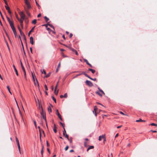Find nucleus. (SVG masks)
Instances as JSON below:
<instances>
[{
    "mask_svg": "<svg viewBox=\"0 0 157 157\" xmlns=\"http://www.w3.org/2000/svg\"><path fill=\"white\" fill-rule=\"evenodd\" d=\"M89 79H90L93 81H96V78H91V77H90L89 76Z\"/></svg>",
    "mask_w": 157,
    "mask_h": 157,
    "instance_id": "obj_44",
    "label": "nucleus"
},
{
    "mask_svg": "<svg viewBox=\"0 0 157 157\" xmlns=\"http://www.w3.org/2000/svg\"><path fill=\"white\" fill-rule=\"evenodd\" d=\"M33 121V122H34V124L35 125L36 128H37V125H36V121L35 120H34Z\"/></svg>",
    "mask_w": 157,
    "mask_h": 157,
    "instance_id": "obj_32",
    "label": "nucleus"
},
{
    "mask_svg": "<svg viewBox=\"0 0 157 157\" xmlns=\"http://www.w3.org/2000/svg\"><path fill=\"white\" fill-rule=\"evenodd\" d=\"M150 125H152V126H157V124H155V123H152Z\"/></svg>",
    "mask_w": 157,
    "mask_h": 157,
    "instance_id": "obj_35",
    "label": "nucleus"
},
{
    "mask_svg": "<svg viewBox=\"0 0 157 157\" xmlns=\"http://www.w3.org/2000/svg\"><path fill=\"white\" fill-rule=\"evenodd\" d=\"M6 45H7V47L8 48V49L10 50V48H9V44H8V43L7 42H6Z\"/></svg>",
    "mask_w": 157,
    "mask_h": 157,
    "instance_id": "obj_48",
    "label": "nucleus"
},
{
    "mask_svg": "<svg viewBox=\"0 0 157 157\" xmlns=\"http://www.w3.org/2000/svg\"><path fill=\"white\" fill-rule=\"evenodd\" d=\"M64 131H63V136H65V135L66 134V132L65 131V128H63Z\"/></svg>",
    "mask_w": 157,
    "mask_h": 157,
    "instance_id": "obj_25",
    "label": "nucleus"
},
{
    "mask_svg": "<svg viewBox=\"0 0 157 157\" xmlns=\"http://www.w3.org/2000/svg\"><path fill=\"white\" fill-rule=\"evenodd\" d=\"M52 99L54 101V102L55 103H56V99L53 96H52Z\"/></svg>",
    "mask_w": 157,
    "mask_h": 157,
    "instance_id": "obj_27",
    "label": "nucleus"
},
{
    "mask_svg": "<svg viewBox=\"0 0 157 157\" xmlns=\"http://www.w3.org/2000/svg\"><path fill=\"white\" fill-rule=\"evenodd\" d=\"M60 62L58 65V67H57V68H59L60 67Z\"/></svg>",
    "mask_w": 157,
    "mask_h": 157,
    "instance_id": "obj_49",
    "label": "nucleus"
},
{
    "mask_svg": "<svg viewBox=\"0 0 157 157\" xmlns=\"http://www.w3.org/2000/svg\"><path fill=\"white\" fill-rule=\"evenodd\" d=\"M44 18L45 19V21L46 22H47L49 20V18H48L46 16H45L44 17Z\"/></svg>",
    "mask_w": 157,
    "mask_h": 157,
    "instance_id": "obj_28",
    "label": "nucleus"
},
{
    "mask_svg": "<svg viewBox=\"0 0 157 157\" xmlns=\"http://www.w3.org/2000/svg\"><path fill=\"white\" fill-rule=\"evenodd\" d=\"M36 5L39 7H40V6L38 4V3H37V2L36 1Z\"/></svg>",
    "mask_w": 157,
    "mask_h": 157,
    "instance_id": "obj_51",
    "label": "nucleus"
},
{
    "mask_svg": "<svg viewBox=\"0 0 157 157\" xmlns=\"http://www.w3.org/2000/svg\"><path fill=\"white\" fill-rule=\"evenodd\" d=\"M7 11H8V13H9L10 14H11V11H10V10H7Z\"/></svg>",
    "mask_w": 157,
    "mask_h": 157,
    "instance_id": "obj_55",
    "label": "nucleus"
},
{
    "mask_svg": "<svg viewBox=\"0 0 157 157\" xmlns=\"http://www.w3.org/2000/svg\"><path fill=\"white\" fill-rule=\"evenodd\" d=\"M42 148L41 151V154L42 155V157H43V149L44 147L43 145H42Z\"/></svg>",
    "mask_w": 157,
    "mask_h": 157,
    "instance_id": "obj_13",
    "label": "nucleus"
},
{
    "mask_svg": "<svg viewBox=\"0 0 157 157\" xmlns=\"http://www.w3.org/2000/svg\"><path fill=\"white\" fill-rule=\"evenodd\" d=\"M17 146H18V149H19V152L20 153L21 152V151H20V144H17Z\"/></svg>",
    "mask_w": 157,
    "mask_h": 157,
    "instance_id": "obj_43",
    "label": "nucleus"
},
{
    "mask_svg": "<svg viewBox=\"0 0 157 157\" xmlns=\"http://www.w3.org/2000/svg\"><path fill=\"white\" fill-rule=\"evenodd\" d=\"M94 148V147L93 146H89V150L90 149H93Z\"/></svg>",
    "mask_w": 157,
    "mask_h": 157,
    "instance_id": "obj_42",
    "label": "nucleus"
},
{
    "mask_svg": "<svg viewBox=\"0 0 157 157\" xmlns=\"http://www.w3.org/2000/svg\"><path fill=\"white\" fill-rule=\"evenodd\" d=\"M48 109L49 113H51L52 112V109L50 106L48 108Z\"/></svg>",
    "mask_w": 157,
    "mask_h": 157,
    "instance_id": "obj_18",
    "label": "nucleus"
},
{
    "mask_svg": "<svg viewBox=\"0 0 157 157\" xmlns=\"http://www.w3.org/2000/svg\"><path fill=\"white\" fill-rule=\"evenodd\" d=\"M35 27V26H34L32 28V29H31L29 32L28 34V35L29 36H30V34L31 33V32H32L34 31Z\"/></svg>",
    "mask_w": 157,
    "mask_h": 157,
    "instance_id": "obj_8",
    "label": "nucleus"
},
{
    "mask_svg": "<svg viewBox=\"0 0 157 157\" xmlns=\"http://www.w3.org/2000/svg\"><path fill=\"white\" fill-rule=\"evenodd\" d=\"M73 36V34H72V33H70V36H69V37L70 38H71L72 36Z\"/></svg>",
    "mask_w": 157,
    "mask_h": 157,
    "instance_id": "obj_64",
    "label": "nucleus"
},
{
    "mask_svg": "<svg viewBox=\"0 0 157 157\" xmlns=\"http://www.w3.org/2000/svg\"><path fill=\"white\" fill-rule=\"evenodd\" d=\"M56 115H57V116H58V117L59 116H60L61 115L59 114V111H58V109H57L56 110Z\"/></svg>",
    "mask_w": 157,
    "mask_h": 157,
    "instance_id": "obj_16",
    "label": "nucleus"
},
{
    "mask_svg": "<svg viewBox=\"0 0 157 157\" xmlns=\"http://www.w3.org/2000/svg\"><path fill=\"white\" fill-rule=\"evenodd\" d=\"M68 140H69V136H68V135H67V134H66L65 135V136H64Z\"/></svg>",
    "mask_w": 157,
    "mask_h": 157,
    "instance_id": "obj_41",
    "label": "nucleus"
},
{
    "mask_svg": "<svg viewBox=\"0 0 157 157\" xmlns=\"http://www.w3.org/2000/svg\"><path fill=\"white\" fill-rule=\"evenodd\" d=\"M68 147H69L68 146H67L65 148V150L67 151L68 148Z\"/></svg>",
    "mask_w": 157,
    "mask_h": 157,
    "instance_id": "obj_54",
    "label": "nucleus"
},
{
    "mask_svg": "<svg viewBox=\"0 0 157 157\" xmlns=\"http://www.w3.org/2000/svg\"><path fill=\"white\" fill-rule=\"evenodd\" d=\"M42 73H44L45 75L46 74V71L44 70H43V72H42Z\"/></svg>",
    "mask_w": 157,
    "mask_h": 157,
    "instance_id": "obj_58",
    "label": "nucleus"
},
{
    "mask_svg": "<svg viewBox=\"0 0 157 157\" xmlns=\"http://www.w3.org/2000/svg\"><path fill=\"white\" fill-rule=\"evenodd\" d=\"M24 1L27 7L26 8L28 10L31 9L32 7L29 1L28 0H24Z\"/></svg>",
    "mask_w": 157,
    "mask_h": 157,
    "instance_id": "obj_1",
    "label": "nucleus"
},
{
    "mask_svg": "<svg viewBox=\"0 0 157 157\" xmlns=\"http://www.w3.org/2000/svg\"><path fill=\"white\" fill-rule=\"evenodd\" d=\"M84 146L85 147H87V144L86 142H84Z\"/></svg>",
    "mask_w": 157,
    "mask_h": 157,
    "instance_id": "obj_52",
    "label": "nucleus"
},
{
    "mask_svg": "<svg viewBox=\"0 0 157 157\" xmlns=\"http://www.w3.org/2000/svg\"><path fill=\"white\" fill-rule=\"evenodd\" d=\"M19 14L21 16V18L23 20H24L25 19V16L23 12H20L19 13Z\"/></svg>",
    "mask_w": 157,
    "mask_h": 157,
    "instance_id": "obj_4",
    "label": "nucleus"
},
{
    "mask_svg": "<svg viewBox=\"0 0 157 157\" xmlns=\"http://www.w3.org/2000/svg\"><path fill=\"white\" fill-rule=\"evenodd\" d=\"M36 22V19L33 20L32 22L33 24H35Z\"/></svg>",
    "mask_w": 157,
    "mask_h": 157,
    "instance_id": "obj_22",
    "label": "nucleus"
},
{
    "mask_svg": "<svg viewBox=\"0 0 157 157\" xmlns=\"http://www.w3.org/2000/svg\"><path fill=\"white\" fill-rule=\"evenodd\" d=\"M60 123L61 124V125L62 126V127H63V128H65L64 127V125H63V123H62L61 122H60Z\"/></svg>",
    "mask_w": 157,
    "mask_h": 157,
    "instance_id": "obj_53",
    "label": "nucleus"
},
{
    "mask_svg": "<svg viewBox=\"0 0 157 157\" xmlns=\"http://www.w3.org/2000/svg\"><path fill=\"white\" fill-rule=\"evenodd\" d=\"M59 81H58L57 83V84L56 85L55 87V90H56V89H57V86H58V84L59 83Z\"/></svg>",
    "mask_w": 157,
    "mask_h": 157,
    "instance_id": "obj_45",
    "label": "nucleus"
},
{
    "mask_svg": "<svg viewBox=\"0 0 157 157\" xmlns=\"http://www.w3.org/2000/svg\"><path fill=\"white\" fill-rule=\"evenodd\" d=\"M49 26L54 29V27L52 24H49Z\"/></svg>",
    "mask_w": 157,
    "mask_h": 157,
    "instance_id": "obj_46",
    "label": "nucleus"
},
{
    "mask_svg": "<svg viewBox=\"0 0 157 157\" xmlns=\"http://www.w3.org/2000/svg\"><path fill=\"white\" fill-rule=\"evenodd\" d=\"M58 117H59V118L60 119V120H61V121L62 120V118L61 117V115H60V116H59Z\"/></svg>",
    "mask_w": 157,
    "mask_h": 157,
    "instance_id": "obj_62",
    "label": "nucleus"
},
{
    "mask_svg": "<svg viewBox=\"0 0 157 157\" xmlns=\"http://www.w3.org/2000/svg\"><path fill=\"white\" fill-rule=\"evenodd\" d=\"M23 20L22 19H20L19 18H18V20L20 22V24H23Z\"/></svg>",
    "mask_w": 157,
    "mask_h": 157,
    "instance_id": "obj_14",
    "label": "nucleus"
},
{
    "mask_svg": "<svg viewBox=\"0 0 157 157\" xmlns=\"http://www.w3.org/2000/svg\"><path fill=\"white\" fill-rule=\"evenodd\" d=\"M96 93L97 94H98L101 97L102 96V95L100 94L99 92L98 91H97L96 92Z\"/></svg>",
    "mask_w": 157,
    "mask_h": 157,
    "instance_id": "obj_36",
    "label": "nucleus"
},
{
    "mask_svg": "<svg viewBox=\"0 0 157 157\" xmlns=\"http://www.w3.org/2000/svg\"><path fill=\"white\" fill-rule=\"evenodd\" d=\"M30 42L32 45L34 44L33 38L32 36H31L30 38Z\"/></svg>",
    "mask_w": 157,
    "mask_h": 157,
    "instance_id": "obj_6",
    "label": "nucleus"
},
{
    "mask_svg": "<svg viewBox=\"0 0 157 157\" xmlns=\"http://www.w3.org/2000/svg\"><path fill=\"white\" fill-rule=\"evenodd\" d=\"M23 72H24V75L25 76V78H26V71L25 70V71H23Z\"/></svg>",
    "mask_w": 157,
    "mask_h": 157,
    "instance_id": "obj_31",
    "label": "nucleus"
},
{
    "mask_svg": "<svg viewBox=\"0 0 157 157\" xmlns=\"http://www.w3.org/2000/svg\"><path fill=\"white\" fill-rule=\"evenodd\" d=\"M24 10H25V11L26 14L28 15L29 16H30V13H29V10H28L27 9L26 7L25 6H24Z\"/></svg>",
    "mask_w": 157,
    "mask_h": 157,
    "instance_id": "obj_5",
    "label": "nucleus"
},
{
    "mask_svg": "<svg viewBox=\"0 0 157 157\" xmlns=\"http://www.w3.org/2000/svg\"><path fill=\"white\" fill-rule=\"evenodd\" d=\"M38 128L39 129V131H40V140H41V132H40V126H38Z\"/></svg>",
    "mask_w": 157,
    "mask_h": 157,
    "instance_id": "obj_21",
    "label": "nucleus"
},
{
    "mask_svg": "<svg viewBox=\"0 0 157 157\" xmlns=\"http://www.w3.org/2000/svg\"><path fill=\"white\" fill-rule=\"evenodd\" d=\"M41 13H39L38 15H37V17H40L41 16Z\"/></svg>",
    "mask_w": 157,
    "mask_h": 157,
    "instance_id": "obj_57",
    "label": "nucleus"
},
{
    "mask_svg": "<svg viewBox=\"0 0 157 157\" xmlns=\"http://www.w3.org/2000/svg\"><path fill=\"white\" fill-rule=\"evenodd\" d=\"M7 89H8V91H9V93H10L11 94H12V93H11V91H10V87H9V86H7Z\"/></svg>",
    "mask_w": 157,
    "mask_h": 157,
    "instance_id": "obj_20",
    "label": "nucleus"
},
{
    "mask_svg": "<svg viewBox=\"0 0 157 157\" xmlns=\"http://www.w3.org/2000/svg\"><path fill=\"white\" fill-rule=\"evenodd\" d=\"M9 23L12 29L15 28L13 25V22L12 21L11 22H10Z\"/></svg>",
    "mask_w": 157,
    "mask_h": 157,
    "instance_id": "obj_7",
    "label": "nucleus"
},
{
    "mask_svg": "<svg viewBox=\"0 0 157 157\" xmlns=\"http://www.w3.org/2000/svg\"><path fill=\"white\" fill-rule=\"evenodd\" d=\"M82 73H81L77 75H76L74 77V78H75L77 77L78 76H80V75H82Z\"/></svg>",
    "mask_w": 157,
    "mask_h": 157,
    "instance_id": "obj_29",
    "label": "nucleus"
},
{
    "mask_svg": "<svg viewBox=\"0 0 157 157\" xmlns=\"http://www.w3.org/2000/svg\"><path fill=\"white\" fill-rule=\"evenodd\" d=\"M21 68H22L23 71L25 70V68L24 67L22 63L21 62Z\"/></svg>",
    "mask_w": 157,
    "mask_h": 157,
    "instance_id": "obj_17",
    "label": "nucleus"
},
{
    "mask_svg": "<svg viewBox=\"0 0 157 157\" xmlns=\"http://www.w3.org/2000/svg\"><path fill=\"white\" fill-rule=\"evenodd\" d=\"M83 60H84V61L88 65V62L87 59H84Z\"/></svg>",
    "mask_w": 157,
    "mask_h": 157,
    "instance_id": "obj_38",
    "label": "nucleus"
},
{
    "mask_svg": "<svg viewBox=\"0 0 157 157\" xmlns=\"http://www.w3.org/2000/svg\"><path fill=\"white\" fill-rule=\"evenodd\" d=\"M30 51L32 53H33V51H32V48L31 47H30Z\"/></svg>",
    "mask_w": 157,
    "mask_h": 157,
    "instance_id": "obj_61",
    "label": "nucleus"
},
{
    "mask_svg": "<svg viewBox=\"0 0 157 157\" xmlns=\"http://www.w3.org/2000/svg\"><path fill=\"white\" fill-rule=\"evenodd\" d=\"M86 84L87 85H88V80H86Z\"/></svg>",
    "mask_w": 157,
    "mask_h": 157,
    "instance_id": "obj_60",
    "label": "nucleus"
},
{
    "mask_svg": "<svg viewBox=\"0 0 157 157\" xmlns=\"http://www.w3.org/2000/svg\"><path fill=\"white\" fill-rule=\"evenodd\" d=\"M99 91L100 92H101V93H102V94H105V93H104V92H103V91L101 90V89H99Z\"/></svg>",
    "mask_w": 157,
    "mask_h": 157,
    "instance_id": "obj_47",
    "label": "nucleus"
},
{
    "mask_svg": "<svg viewBox=\"0 0 157 157\" xmlns=\"http://www.w3.org/2000/svg\"><path fill=\"white\" fill-rule=\"evenodd\" d=\"M32 77H33V81L34 82V83L35 85H36V82H35V79L36 80V83L37 84L38 86H39V84L38 83V81L35 75L34 72H32Z\"/></svg>",
    "mask_w": 157,
    "mask_h": 157,
    "instance_id": "obj_3",
    "label": "nucleus"
},
{
    "mask_svg": "<svg viewBox=\"0 0 157 157\" xmlns=\"http://www.w3.org/2000/svg\"><path fill=\"white\" fill-rule=\"evenodd\" d=\"M13 67L14 68V71H15V72H16V75L17 76H18V74L17 71V70L16 68V67H15V65H13Z\"/></svg>",
    "mask_w": 157,
    "mask_h": 157,
    "instance_id": "obj_10",
    "label": "nucleus"
},
{
    "mask_svg": "<svg viewBox=\"0 0 157 157\" xmlns=\"http://www.w3.org/2000/svg\"><path fill=\"white\" fill-rule=\"evenodd\" d=\"M51 74V72H49L48 74H47L45 76V77H46V78H48V77H49L50 76Z\"/></svg>",
    "mask_w": 157,
    "mask_h": 157,
    "instance_id": "obj_24",
    "label": "nucleus"
},
{
    "mask_svg": "<svg viewBox=\"0 0 157 157\" xmlns=\"http://www.w3.org/2000/svg\"><path fill=\"white\" fill-rule=\"evenodd\" d=\"M6 18L7 19V21H8L9 22V23L10 22H11L12 21L10 19V18L7 16L6 17Z\"/></svg>",
    "mask_w": 157,
    "mask_h": 157,
    "instance_id": "obj_37",
    "label": "nucleus"
},
{
    "mask_svg": "<svg viewBox=\"0 0 157 157\" xmlns=\"http://www.w3.org/2000/svg\"><path fill=\"white\" fill-rule=\"evenodd\" d=\"M89 71H91L92 73H94L95 72V71L94 70L91 69L89 68Z\"/></svg>",
    "mask_w": 157,
    "mask_h": 157,
    "instance_id": "obj_19",
    "label": "nucleus"
},
{
    "mask_svg": "<svg viewBox=\"0 0 157 157\" xmlns=\"http://www.w3.org/2000/svg\"><path fill=\"white\" fill-rule=\"evenodd\" d=\"M96 108H94V110L93 111V113L94 114L96 117L97 116V113L96 112Z\"/></svg>",
    "mask_w": 157,
    "mask_h": 157,
    "instance_id": "obj_15",
    "label": "nucleus"
},
{
    "mask_svg": "<svg viewBox=\"0 0 157 157\" xmlns=\"http://www.w3.org/2000/svg\"><path fill=\"white\" fill-rule=\"evenodd\" d=\"M5 7L6 8V9L7 10H9L10 9V7L8 6V5L7 6H5Z\"/></svg>",
    "mask_w": 157,
    "mask_h": 157,
    "instance_id": "obj_30",
    "label": "nucleus"
},
{
    "mask_svg": "<svg viewBox=\"0 0 157 157\" xmlns=\"http://www.w3.org/2000/svg\"><path fill=\"white\" fill-rule=\"evenodd\" d=\"M58 92L59 90H58L57 91H56V90H55V89L54 93L55 94L57 95L58 94Z\"/></svg>",
    "mask_w": 157,
    "mask_h": 157,
    "instance_id": "obj_26",
    "label": "nucleus"
},
{
    "mask_svg": "<svg viewBox=\"0 0 157 157\" xmlns=\"http://www.w3.org/2000/svg\"><path fill=\"white\" fill-rule=\"evenodd\" d=\"M93 86L92 83L90 81H89V86Z\"/></svg>",
    "mask_w": 157,
    "mask_h": 157,
    "instance_id": "obj_33",
    "label": "nucleus"
},
{
    "mask_svg": "<svg viewBox=\"0 0 157 157\" xmlns=\"http://www.w3.org/2000/svg\"><path fill=\"white\" fill-rule=\"evenodd\" d=\"M16 142L17 143V144H19V140L17 137H16Z\"/></svg>",
    "mask_w": 157,
    "mask_h": 157,
    "instance_id": "obj_34",
    "label": "nucleus"
},
{
    "mask_svg": "<svg viewBox=\"0 0 157 157\" xmlns=\"http://www.w3.org/2000/svg\"><path fill=\"white\" fill-rule=\"evenodd\" d=\"M45 90L46 91L47 90H48V88L47 85H45Z\"/></svg>",
    "mask_w": 157,
    "mask_h": 157,
    "instance_id": "obj_50",
    "label": "nucleus"
},
{
    "mask_svg": "<svg viewBox=\"0 0 157 157\" xmlns=\"http://www.w3.org/2000/svg\"><path fill=\"white\" fill-rule=\"evenodd\" d=\"M82 73V74H84L86 76L88 77V75L85 72H83Z\"/></svg>",
    "mask_w": 157,
    "mask_h": 157,
    "instance_id": "obj_23",
    "label": "nucleus"
},
{
    "mask_svg": "<svg viewBox=\"0 0 157 157\" xmlns=\"http://www.w3.org/2000/svg\"><path fill=\"white\" fill-rule=\"evenodd\" d=\"M64 97L65 98H67V93H66L64 94L63 95Z\"/></svg>",
    "mask_w": 157,
    "mask_h": 157,
    "instance_id": "obj_40",
    "label": "nucleus"
},
{
    "mask_svg": "<svg viewBox=\"0 0 157 157\" xmlns=\"http://www.w3.org/2000/svg\"><path fill=\"white\" fill-rule=\"evenodd\" d=\"M102 139H105L104 140H105V136H103V135H102V136H100L99 137L98 140L99 141H101V140Z\"/></svg>",
    "mask_w": 157,
    "mask_h": 157,
    "instance_id": "obj_9",
    "label": "nucleus"
},
{
    "mask_svg": "<svg viewBox=\"0 0 157 157\" xmlns=\"http://www.w3.org/2000/svg\"><path fill=\"white\" fill-rule=\"evenodd\" d=\"M53 130L54 132L55 133H56L57 132L56 127V125L55 124H54V126Z\"/></svg>",
    "mask_w": 157,
    "mask_h": 157,
    "instance_id": "obj_12",
    "label": "nucleus"
},
{
    "mask_svg": "<svg viewBox=\"0 0 157 157\" xmlns=\"http://www.w3.org/2000/svg\"><path fill=\"white\" fill-rule=\"evenodd\" d=\"M40 114L42 116L43 119L45 120V122L46 123V119L45 115V112L44 111L42 107H41V111L40 112Z\"/></svg>",
    "mask_w": 157,
    "mask_h": 157,
    "instance_id": "obj_2",
    "label": "nucleus"
},
{
    "mask_svg": "<svg viewBox=\"0 0 157 157\" xmlns=\"http://www.w3.org/2000/svg\"><path fill=\"white\" fill-rule=\"evenodd\" d=\"M13 32V33L14 34V35L15 36V37H16V35H17V32H16V29H15V28H13V29H12Z\"/></svg>",
    "mask_w": 157,
    "mask_h": 157,
    "instance_id": "obj_11",
    "label": "nucleus"
},
{
    "mask_svg": "<svg viewBox=\"0 0 157 157\" xmlns=\"http://www.w3.org/2000/svg\"><path fill=\"white\" fill-rule=\"evenodd\" d=\"M58 117H59V118L60 119V120H61V121L62 120V118L61 117V115H60V116H59Z\"/></svg>",
    "mask_w": 157,
    "mask_h": 157,
    "instance_id": "obj_63",
    "label": "nucleus"
},
{
    "mask_svg": "<svg viewBox=\"0 0 157 157\" xmlns=\"http://www.w3.org/2000/svg\"><path fill=\"white\" fill-rule=\"evenodd\" d=\"M15 15H16V18H17V19L18 20V18H19V17H18V15H17V14L15 13Z\"/></svg>",
    "mask_w": 157,
    "mask_h": 157,
    "instance_id": "obj_59",
    "label": "nucleus"
},
{
    "mask_svg": "<svg viewBox=\"0 0 157 157\" xmlns=\"http://www.w3.org/2000/svg\"><path fill=\"white\" fill-rule=\"evenodd\" d=\"M142 121V120L140 118L139 120H136V122H141Z\"/></svg>",
    "mask_w": 157,
    "mask_h": 157,
    "instance_id": "obj_39",
    "label": "nucleus"
},
{
    "mask_svg": "<svg viewBox=\"0 0 157 157\" xmlns=\"http://www.w3.org/2000/svg\"><path fill=\"white\" fill-rule=\"evenodd\" d=\"M4 2H5V4H6V6H7L8 5V3H7V2L6 1V0H4Z\"/></svg>",
    "mask_w": 157,
    "mask_h": 157,
    "instance_id": "obj_56",
    "label": "nucleus"
}]
</instances>
